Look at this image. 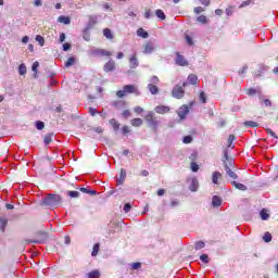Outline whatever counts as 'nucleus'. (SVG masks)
<instances>
[{
	"instance_id": "obj_1",
	"label": "nucleus",
	"mask_w": 278,
	"mask_h": 278,
	"mask_svg": "<svg viewBox=\"0 0 278 278\" xmlns=\"http://www.w3.org/2000/svg\"><path fill=\"white\" fill-rule=\"evenodd\" d=\"M126 94H136V97H140V90H138V87L135 85H125L123 90L116 92L118 99H123Z\"/></svg>"
},
{
	"instance_id": "obj_2",
	"label": "nucleus",
	"mask_w": 278,
	"mask_h": 278,
	"mask_svg": "<svg viewBox=\"0 0 278 278\" xmlns=\"http://www.w3.org/2000/svg\"><path fill=\"white\" fill-rule=\"evenodd\" d=\"M144 121L148 123L149 127H152L154 131H157V127L160 125V121H157V117H155V114L153 112H148L144 115Z\"/></svg>"
},
{
	"instance_id": "obj_3",
	"label": "nucleus",
	"mask_w": 278,
	"mask_h": 278,
	"mask_svg": "<svg viewBox=\"0 0 278 278\" xmlns=\"http://www.w3.org/2000/svg\"><path fill=\"white\" fill-rule=\"evenodd\" d=\"M90 55H92V58H111L112 52L105 49L94 48L90 50Z\"/></svg>"
},
{
	"instance_id": "obj_4",
	"label": "nucleus",
	"mask_w": 278,
	"mask_h": 278,
	"mask_svg": "<svg viewBox=\"0 0 278 278\" xmlns=\"http://www.w3.org/2000/svg\"><path fill=\"white\" fill-rule=\"evenodd\" d=\"M60 201H61L60 195H55V194H48L43 199V203H46V205H55Z\"/></svg>"
},
{
	"instance_id": "obj_5",
	"label": "nucleus",
	"mask_w": 278,
	"mask_h": 278,
	"mask_svg": "<svg viewBox=\"0 0 278 278\" xmlns=\"http://www.w3.org/2000/svg\"><path fill=\"white\" fill-rule=\"evenodd\" d=\"M172 94L175 99H184V94H186V92L184 91V88H181V86L176 85L173 88Z\"/></svg>"
},
{
	"instance_id": "obj_6",
	"label": "nucleus",
	"mask_w": 278,
	"mask_h": 278,
	"mask_svg": "<svg viewBox=\"0 0 278 278\" xmlns=\"http://www.w3.org/2000/svg\"><path fill=\"white\" fill-rule=\"evenodd\" d=\"M155 51V43H153V41H148L144 46H143V53L146 55H149L151 53H153Z\"/></svg>"
},
{
	"instance_id": "obj_7",
	"label": "nucleus",
	"mask_w": 278,
	"mask_h": 278,
	"mask_svg": "<svg viewBox=\"0 0 278 278\" xmlns=\"http://www.w3.org/2000/svg\"><path fill=\"white\" fill-rule=\"evenodd\" d=\"M116 68V62L114 60H109L108 63L104 64L103 71L105 73H112V71H115Z\"/></svg>"
},
{
	"instance_id": "obj_8",
	"label": "nucleus",
	"mask_w": 278,
	"mask_h": 278,
	"mask_svg": "<svg viewBox=\"0 0 278 278\" xmlns=\"http://www.w3.org/2000/svg\"><path fill=\"white\" fill-rule=\"evenodd\" d=\"M190 112V110L188 109V105H182L178 109V116L179 118H181V121H184V118H186V116H188V113Z\"/></svg>"
},
{
	"instance_id": "obj_9",
	"label": "nucleus",
	"mask_w": 278,
	"mask_h": 278,
	"mask_svg": "<svg viewBox=\"0 0 278 278\" xmlns=\"http://www.w3.org/2000/svg\"><path fill=\"white\" fill-rule=\"evenodd\" d=\"M197 81H199V77H197V75H194V74H190L188 76L187 81H185L182 84V86H184V88H186V86H188V84H191V86H194V85H197Z\"/></svg>"
},
{
	"instance_id": "obj_10",
	"label": "nucleus",
	"mask_w": 278,
	"mask_h": 278,
	"mask_svg": "<svg viewBox=\"0 0 278 278\" xmlns=\"http://www.w3.org/2000/svg\"><path fill=\"white\" fill-rule=\"evenodd\" d=\"M176 64L178 66H188V61L184 58V55L179 54V52L176 53Z\"/></svg>"
},
{
	"instance_id": "obj_11",
	"label": "nucleus",
	"mask_w": 278,
	"mask_h": 278,
	"mask_svg": "<svg viewBox=\"0 0 278 278\" xmlns=\"http://www.w3.org/2000/svg\"><path fill=\"white\" fill-rule=\"evenodd\" d=\"M154 112H156V114H168V112H170V108L165 105H159L154 109Z\"/></svg>"
},
{
	"instance_id": "obj_12",
	"label": "nucleus",
	"mask_w": 278,
	"mask_h": 278,
	"mask_svg": "<svg viewBox=\"0 0 278 278\" xmlns=\"http://www.w3.org/2000/svg\"><path fill=\"white\" fill-rule=\"evenodd\" d=\"M218 179H223V174H220V172H214L213 175H212L213 184L218 186Z\"/></svg>"
},
{
	"instance_id": "obj_13",
	"label": "nucleus",
	"mask_w": 278,
	"mask_h": 278,
	"mask_svg": "<svg viewBox=\"0 0 278 278\" xmlns=\"http://www.w3.org/2000/svg\"><path fill=\"white\" fill-rule=\"evenodd\" d=\"M129 62H130V68H137L138 66V58L136 56V53H134L130 58H129Z\"/></svg>"
},
{
	"instance_id": "obj_14",
	"label": "nucleus",
	"mask_w": 278,
	"mask_h": 278,
	"mask_svg": "<svg viewBox=\"0 0 278 278\" xmlns=\"http://www.w3.org/2000/svg\"><path fill=\"white\" fill-rule=\"evenodd\" d=\"M142 123H143L142 118H139V117L132 118L130 121V125H132V127H142Z\"/></svg>"
},
{
	"instance_id": "obj_15",
	"label": "nucleus",
	"mask_w": 278,
	"mask_h": 278,
	"mask_svg": "<svg viewBox=\"0 0 278 278\" xmlns=\"http://www.w3.org/2000/svg\"><path fill=\"white\" fill-rule=\"evenodd\" d=\"M59 23H63V25H71V17L61 15L58 17Z\"/></svg>"
},
{
	"instance_id": "obj_16",
	"label": "nucleus",
	"mask_w": 278,
	"mask_h": 278,
	"mask_svg": "<svg viewBox=\"0 0 278 278\" xmlns=\"http://www.w3.org/2000/svg\"><path fill=\"white\" fill-rule=\"evenodd\" d=\"M191 192H197L199 190V180L197 178H193L190 185Z\"/></svg>"
},
{
	"instance_id": "obj_17",
	"label": "nucleus",
	"mask_w": 278,
	"mask_h": 278,
	"mask_svg": "<svg viewBox=\"0 0 278 278\" xmlns=\"http://www.w3.org/2000/svg\"><path fill=\"white\" fill-rule=\"evenodd\" d=\"M148 90L151 92V94H157V92H160L157 86L153 84L148 85Z\"/></svg>"
},
{
	"instance_id": "obj_18",
	"label": "nucleus",
	"mask_w": 278,
	"mask_h": 278,
	"mask_svg": "<svg viewBox=\"0 0 278 278\" xmlns=\"http://www.w3.org/2000/svg\"><path fill=\"white\" fill-rule=\"evenodd\" d=\"M100 277H101V271H99V269H94L88 273V278H100Z\"/></svg>"
},
{
	"instance_id": "obj_19",
	"label": "nucleus",
	"mask_w": 278,
	"mask_h": 278,
	"mask_svg": "<svg viewBox=\"0 0 278 278\" xmlns=\"http://www.w3.org/2000/svg\"><path fill=\"white\" fill-rule=\"evenodd\" d=\"M137 36H139L140 38H149V33H147L144 28H139L137 30Z\"/></svg>"
},
{
	"instance_id": "obj_20",
	"label": "nucleus",
	"mask_w": 278,
	"mask_h": 278,
	"mask_svg": "<svg viewBox=\"0 0 278 278\" xmlns=\"http://www.w3.org/2000/svg\"><path fill=\"white\" fill-rule=\"evenodd\" d=\"M103 36L106 37L109 40H112L114 38V35L112 34V30L110 28L103 29Z\"/></svg>"
},
{
	"instance_id": "obj_21",
	"label": "nucleus",
	"mask_w": 278,
	"mask_h": 278,
	"mask_svg": "<svg viewBox=\"0 0 278 278\" xmlns=\"http://www.w3.org/2000/svg\"><path fill=\"white\" fill-rule=\"evenodd\" d=\"M110 125L113 127L114 131H118L121 128V124L116 119H111Z\"/></svg>"
},
{
	"instance_id": "obj_22",
	"label": "nucleus",
	"mask_w": 278,
	"mask_h": 278,
	"mask_svg": "<svg viewBox=\"0 0 278 278\" xmlns=\"http://www.w3.org/2000/svg\"><path fill=\"white\" fill-rule=\"evenodd\" d=\"M225 169H226L227 175H229V177H231V179H238V175H236L233 173V170H231V168H229V166L226 165Z\"/></svg>"
},
{
	"instance_id": "obj_23",
	"label": "nucleus",
	"mask_w": 278,
	"mask_h": 278,
	"mask_svg": "<svg viewBox=\"0 0 278 278\" xmlns=\"http://www.w3.org/2000/svg\"><path fill=\"white\" fill-rule=\"evenodd\" d=\"M212 203H213L214 207H218L222 205L223 201L217 195H214Z\"/></svg>"
},
{
	"instance_id": "obj_24",
	"label": "nucleus",
	"mask_w": 278,
	"mask_h": 278,
	"mask_svg": "<svg viewBox=\"0 0 278 278\" xmlns=\"http://www.w3.org/2000/svg\"><path fill=\"white\" fill-rule=\"evenodd\" d=\"M232 186H235V188H237V190H247V186L240 184V182H237V181H232Z\"/></svg>"
},
{
	"instance_id": "obj_25",
	"label": "nucleus",
	"mask_w": 278,
	"mask_h": 278,
	"mask_svg": "<svg viewBox=\"0 0 278 278\" xmlns=\"http://www.w3.org/2000/svg\"><path fill=\"white\" fill-rule=\"evenodd\" d=\"M75 62H76L75 56H71L70 59H67V61L65 62L66 68L73 66L75 64Z\"/></svg>"
},
{
	"instance_id": "obj_26",
	"label": "nucleus",
	"mask_w": 278,
	"mask_h": 278,
	"mask_svg": "<svg viewBox=\"0 0 278 278\" xmlns=\"http://www.w3.org/2000/svg\"><path fill=\"white\" fill-rule=\"evenodd\" d=\"M260 214H261L262 220H268V218H270V215L266 210H262Z\"/></svg>"
},
{
	"instance_id": "obj_27",
	"label": "nucleus",
	"mask_w": 278,
	"mask_h": 278,
	"mask_svg": "<svg viewBox=\"0 0 278 278\" xmlns=\"http://www.w3.org/2000/svg\"><path fill=\"white\" fill-rule=\"evenodd\" d=\"M20 75H26L27 74V66H25V63H22L18 68Z\"/></svg>"
},
{
	"instance_id": "obj_28",
	"label": "nucleus",
	"mask_w": 278,
	"mask_h": 278,
	"mask_svg": "<svg viewBox=\"0 0 278 278\" xmlns=\"http://www.w3.org/2000/svg\"><path fill=\"white\" fill-rule=\"evenodd\" d=\"M38 66H40V63L38 61L33 63L31 71L35 73V77L38 75Z\"/></svg>"
},
{
	"instance_id": "obj_29",
	"label": "nucleus",
	"mask_w": 278,
	"mask_h": 278,
	"mask_svg": "<svg viewBox=\"0 0 278 278\" xmlns=\"http://www.w3.org/2000/svg\"><path fill=\"white\" fill-rule=\"evenodd\" d=\"M156 16L157 18H161V21H165L166 20V14H164V11L162 10H156Z\"/></svg>"
},
{
	"instance_id": "obj_30",
	"label": "nucleus",
	"mask_w": 278,
	"mask_h": 278,
	"mask_svg": "<svg viewBox=\"0 0 278 278\" xmlns=\"http://www.w3.org/2000/svg\"><path fill=\"white\" fill-rule=\"evenodd\" d=\"M99 249H100L99 243H96L93 245V250H92V253H91L92 257H97V255L99 254Z\"/></svg>"
},
{
	"instance_id": "obj_31",
	"label": "nucleus",
	"mask_w": 278,
	"mask_h": 278,
	"mask_svg": "<svg viewBox=\"0 0 278 278\" xmlns=\"http://www.w3.org/2000/svg\"><path fill=\"white\" fill-rule=\"evenodd\" d=\"M201 249H205V242L203 241H198L195 243V251H201Z\"/></svg>"
},
{
	"instance_id": "obj_32",
	"label": "nucleus",
	"mask_w": 278,
	"mask_h": 278,
	"mask_svg": "<svg viewBox=\"0 0 278 278\" xmlns=\"http://www.w3.org/2000/svg\"><path fill=\"white\" fill-rule=\"evenodd\" d=\"M36 41L40 45V47H45V37L43 36L37 35Z\"/></svg>"
},
{
	"instance_id": "obj_33",
	"label": "nucleus",
	"mask_w": 278,
	"mask_h": 278,
	"mask_svg": "<svg viewBox=\"0 0 278 278\" xmlns=\"http://www.w3.org/2000/svg\"><path fill=\"white\" fill-rule=\"evenodd\" d=\"M263 240L264 242H270L273 240V235H270V232H265Z\"/></svg>"
},
{
	"instance_id": "obj_34",
	"label": "nucleus",
	"mask_w": 278,
	"mask_h": 278,
	"mask_svg": "<svg viewBox=\"0 0 278 278\" xmlns=\"http://www.w3.org/2000/svg\"><path fill=\"white\" fill-rule=\"evenodd\" d=\"M67 197H71V199H77L79 197L78 191H67Z\"/></svg>"
},
{
	"instance_id": "obj_35",
	"label": "nucleus",
	"mask_w": 278,
	"mask_h": 278,
	"mask_svg": "<svg viewBox=\"0 0 278 278\" xmlns=\"http://www.w3.org/2000/svg\"><path fill=\"white\" fill-rule=\"evenodd\" d=\"M51 140H52L51 134L46 135L45 138H43V142H45L46 146L51 144Z\"/></svg>"
},
{
	"instance_id": "obj_36",
	"label": "nucleus",
	"mask_w": 278,
	"mask_h": 278,
	"mask_svg": "<svg viewBox=\"0 0 278 278\" xmlns=\"http://www.w3.org/2000/svg\"><path fill=\"white\" fill-rule=\"evenodd\" d=\"M8 225V220L1 218L0 219V229L1 231H5V226Z\"/></svg>"
},
{
	"instance_id": "obj_37",
	"label": "nucleus",
	"mask_w": 278,
	"mask_h": 278,
	"mask_svg": "<svg viewBox=\"0 0 278 278\" xmlns=\"http://www.w3.org/2000/svg\"><path fill=\"white\" fill-rule=\"evenodd\" d=\"M150 84H152L153 86H157V84H160V78H157V76H152L150 79Z\"/></svg>"
},
{
	"instance_id": "obj_38",
	"label": "nucleus",
	"mask_w": 278,
	"mask_h": 278,
	"mask_svg": "<svg viewBox=\"0 0 278 278\" xmlns=\"http://www.w3.org/2000/svg\"><path fill=\"white\" fill-rule=\"evenodd\" d=\"M198 22L205 25L207 23V17L205 15L198 16Z\"/></svg>"
},
{
	"instance_id": "obj_39",
	"label": "nucleus",
	"mask_w": 278,
	"mask_h": 278,
	"mask_svg": "<svg viewBox=\"0 0 278 278\" xmlns=\"http://www.w3.org/2000/svg\"><path fill=\"white\" fill-rule=\"evenodd\" d=\"M244 125L247 127H257L258 124H257V122L248 121V122L244 123Z\"/></svg>"
},
{
	"instance_id": "obj_40",
	"label": "nucleus",
	"mask_w": 278,
	"mask_h": 278,
	"mask_svg": "<svg viewBox=\"0 0 278 278\" xmlns=\"http://www.w3.org/2000/svg\"><path fill=\"white\" fill-rule=\"evenodd\" d=\"M257 92H260V89L256 90L254 88H250V89H248L247 94H249L250 97H253V94H257Z\"/></svg>"
},
{
	"instance_id": "obj_41",
	"label": "nucleus",
	"mask_w": 278,
	"mask_h": 278,
	"mask_svg": "<svg viewBox=\"0 0 278 278\" xmlns=\"http://www.w3.org/2000/svg\"><path fill=\"white\" fill-rule=\"evenodd\" d=\"M200 101H202V103H207V98L203 91L200 92Z\"/></svg>"
},
{
	"instance_id": "obj_42",
	"label": "nucleus",
	"mask_w": 278,
	"mask_h": 278,
	"mask_svg": "<svg viewBox=\"0 0 278 278\" xmlns=\"http://www.w3.org/2000/svg\"><path fill=\"white\" fill-rule=\"evenodd\" d=\"M191 170L193 173H197L199 170V164H197L195 162L191 163Z\"/></svg>"
},
{
	"instance_id": "obj_43",
	"label": "nucleus",
	"mask_w": 278,
	"mask_h": 278,
	"mask_svg": "<svg viewBox=\"0 0 278 278\" xmlns=\"http://www.w3.org/2000/svg\"><path fill=\"white\" fill-rule=\"evenodd\" d=\"M122 116L124 118H129L131 116V111L129 110H125L123 113H122Z\"/></svg>"
},
{
	"instance_id": "obj_44",
	"label": "nucleus",
	"mask_w": 278,
	"mask_h": 278,
	"mask_svg": "<svg viewBox=\"0 0 278 278\" xmlns=\"http://www.w3.org/2000/svg\"><path fill=\"white\" fill-rule=\"evenodd\" d=\"M185 144H190L192 142V136H186L182 140Z\"/></svg>"
},
{
	"instance_id": "obj_45",
	"label": "nucleus",
	"mask_w": 278,
	"mask_h": 278,
	"mask_svg": "<svg viewBox=\"0 0 278 278\" xmlns=\"http://www.w3.org/2000/svg\"><path fill=\"white\" fill-rule=\"evenodd\" d=\"M80 192H85L86 194H97V191H90V190H87L86 188H80Z\"/></svg>"
},
{
	"instance_id": "obj_46",
	"label": "nucleus",
	"mask_w": 278,
	"mask_h": 278,
	"mask_svg": "<svg viewBox=\"0 0 278 278\" xmlns=\"http://www.w3.org/2000/svg\"><path fill=\"white\" fill-rule=\"evenodd\" d=\"M113 108H118L119 105H125V101H115L112 102Z\"/></svg>"
},
{
	"instance_id": "obj_47",
	"label": "nucleus",
	"mask_w": 278,
	"mask_h": 278,
	"mask_svg": "<svg viewBox=\"0 0 278 278\" xmlns=\"http://www.w3.org/2000/svg\"><path fill=\"white\" fill-rule=\"evenodd\" d=\"M130 211H131V204L126 203V204L124 205V212H125V214H128V212H130Z\"/></svg>"
},
{
	"instance_id": "obj_48",
	"label": "nucleus",
	"mask_w": 278,
	"mask_h": 278,
	"mask_svg": "<svg viewBox=\"0 0 278 278\" xmlns=\"http://www.w3.org/2000/svg\"><path fill=\"white\" fill-rule=\"evenodd\" d=\"M261 102L264 103V105H265L266 108H270V106L273 105V103H271L270 100H268V99H264V100H262Z\"/></svg>"
},
{
	"instance_id": "obj_49",
	"label": "nucleus",
	"mask_w": 278,
	"mask_h": 278,
	"mask_svg": "<svg viewBox=\"0 0 278 278\" xmlns=\"http://www.w3.org/2000/svg\"><path fill=\"white\" fill-rule=\"evenodd\" d=\"M134 112H135L136 114H142V112H144V109H142L141 106H136V108L134 109Z\"/></svg>"
},
{
	"instance_id": "obj_50",
	"label": "nucleus",
	"mask_w": 278,
	"mask_h": 278,
	"mask_svg": "<svg viewBox=\"0 0 278 278\" xmlns=\"http://www.w3.org/2000/svg\"><path fill=\"white\" fill-rule=\"evenodd\" d=\"M36 128L39 129V130L45 129V123L43 122H37L36 123Z\"/></svg>"
},
{
	"instance_id": "obj_51",
	"label": "nucleus",
	"mask_w": 278,
	"mask_h": 278,
	"mask_svg": "<svg viewBox=\"0 0 278 278\" xmlns=\"http://www.w3.org/2000/svg\"><path fill=\"white\" fill-rule=\"evenodd\" d=\"M89 114H91V116H96V114H100V112L97 111V109L89 108Z\"/></svg>"
},
{
	"instance_id": "obj_52",
	"label": "nucleus",
	"mask_w": 278,
	"mask_h": 278,
	"mask_svg": "<svg viewBox=\"0 0 278 278\" xmlns=\"http://www.w3.org/2000/svg\"><path fill=\"white\" fill-rule=\"evenodd\" d=\"M200 260H201V262H204V264H207V262H210V261L207 260V254H202V255L200 256Z\"/></svg>"
},
{
	"instance_id": "obj_53",
	"label": "nucleus",
	"mask_w": 278,
	"mask_h": 278,
	"mask_svg": "<svg viewBox=\"0 0 278 278\" xmlns=\"http://www.w3.org/2000/svg\"><path fill=\"white\" fill-rule=\"evenodd\" d=\"M141 266H142V264H140V263H134L131 265V268H132V270H138V268H140Z\"/></svg>"
},
{
	"instance_id": "obj_54",
	"label": "nucleus",
	"mask_w": 278,
	"mask_h": 278,
	"mask_svg": "<svg viewBox=\"0 0 278 278\" xmlns=\"http://www.w3.org/2000/svg\"><path fill=\"white\" fill-rule=\"evenodd\" d=\"M266 132L269 134V136H271L273 138H277V135L275 134V131H273V129L267 128Z\"/></svg>"
},
{
	"instance_id": "obj_55",
	"label": "nucleus",
	"mask_w": 278,
	"mask_h": 278,
	"mask_svg": "<svg viewBox=\"0 0 278 278\" xmlns=\"http://www.w3.org/2000/svg\"><path fill=\"white\" fill-rule=\"evenodd\" d=\"M204 11L205 9H203L202 7L194 8L195 14H201V12H204Z\"/></svg>"
},
{
	"instance_id": "obj_56",
	"label": "nucleus",
	"mask_w": 278,
	"mask_h": 278,
	"mask_svg": "<svg viewBox=\"0 0 278 278\" xmlns=\"http://www.w3.org/2000/svg\"><path fill=\"white\" fill-rule=\"evenodd\" d=\"M233 140H236V137L233 135H230L228 138L229 147H231V144H233Z\"/></svg>"
},
{
	"instance_id": "obj_57",
	"label": "nucleus",
	"mask_w": 278,
	"mask_h": 278,
	"mask_svg": "<svg viewBox=\"0 0 278 278\" xmlns=\"http://www.w3.org/2000/svg\"><path fill=\"white\" fill-rule=\"evenodd\" d=\"M186 40H187V42H188V45H190V46H193L194 45V42L192 41V37L191 36H186Z\"/></svg>"
},
{
	"instance_id": "obj_58",
	"label": "nucleus",
	"mask_w": 278,
	"mask_h": 278,
	"mask_svg": "<svg viewBox=\"0 0 278 278\" xmlns=\"http://www.w3.org/2000/svg\"><path fill=\"white\" fill-rule=\"evenodd\" d=\"M164 194H166V190L165 189H160L157 191V197H164Z\"/></svg>"
},
{
	"instance_id": "obj_59",
	"label": "nucleus",
	"mask_w": 278,
	"mask_h": 278,
	"mask_svg": "<svg viewBox=\"0 0 278 278\" xmlns=\"http://www.w3.org/2000/svg\"><path fill=\"white\" fill-rule=\"evenodd\" d=\"M71 49V43L66 42L63 45V51H68Z\"/></svg>"
},
{
	"instance_id": "obj_60",
	"label": "nucleus",
	"mask_w": 278,
	"mask_h": 278,
	"mask_svg": "<svg viewBox=\"0 0 278 278\" xmlns=\"http://www.w3.org/2000/svg\"><path fill=\"white\" fill-rule=\"evenodd\" d=\"M122 131H123V134H129V131H131V130L129 129L128 126H124V127L122 128Z\"/></svg>"
},
{
	"instance_id": "obj_61",
	"label": "nucleus",
	"mask_w": 278,
	"mask_h": 278,
	"mask_svg": "<svg viewBox=\"0 0 278 278\" xmlns=\"http://www.w3.org/2000/svg\"><path fill=\"white\" fill-rule=\"evenodd\" d=\"M22 42L24 45H27L29 42V37L28 36H24L23 39H22Z\"/></svg>"
},
{
	"instance_id": "obj_62",
	"label": "nucleus",
	"mask_w": 278,
	"mask_h": 278,
	"mask_svg": "<svg viewBox=\"0 0 278 278\" xmlns=\"http://www.w3.org/2000/svg\"><path fill=\"white\" fill-rule=\"evenodd\" d=\"M64 40H66V35L64 33H62L60 35V42H64Z\"/></svg>"
},
{
	"instance_id": "obj_63",
	"label": "nucleus",
	"mask_w": 278,
	"mask_h": 278,
	"mask_svg": "<svg viewBox=\"0 0 278 278\" xmlns=\"http://www.w3.org/2000/svg\"><path fill=\"white\" fill-rule=\"evenodd\" d=\"M144 16H146V18H151V11H150V9L146 11Z\"/></svg>"
},
{
	"instance_id": "obj_64",
	"label": "nucleus",
	"mask_w": 278,
	"mask_h": 278,
	"mask_svg": "<svg viewBox=\"0 0 278 278\" xmlns=\"http://www.w3.org/2000/svg\"><path fill=\"white\" fill-rule=\"evenodd\" d=\"M202 5H210V0H200Z\"/></svg>"
}]
</instances>
